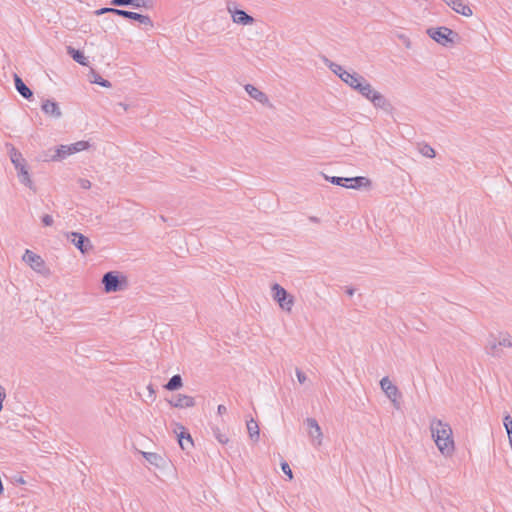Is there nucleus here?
<instances>
[{"label": "nucleus", "instance_id": "nucleus-11", "mask_svg": "<svg viewBox=\"0 0 512 512\" xmlns=\"http://www.w3.org/2000/svg\"><path fill=\"white\" fill-rule=\"evenodd\" d=\"M307 426V434L310 439V442L314 446H321L323 443V432L318 424L317 420L311 417H308L304 421Z\"/></svg>", "mask_w": 512, "mask_h": 512}, {"label": "nucleus", "instance_id": "nucleus-5", "mask_svg": "<svg viewBox=\"0 0 512 512\" xmlns=\"http://www.w3.org/2000/svg\"><path fill=\"white\" fill-rule=\"evenodd\" d=\"M102 284L106 293L124 291L129 286L128 278L118 271H111L104 274Z\"/></svg>", "mask_w": 512, "mask_h": 512}, {"label": "nucleus", "instance_id": "nucleus-39", "mask_svg": "<svg viewBox=\"0 0 512 512\" xmlns=\"http://www.w3.org/2000/svg\"><path fill=\"white\" fill-rule=\"evenodd\" d=\"M5 396H6V394H5V390H4V388L0 385V411H1V410H2V408H3V401H4V399H5Z\"/></svg>", "mask_w": 512, "mask_h": 512}, {"label": "nucleus", "instance_id": "nucleus-2", "mask_svg": "<svg viewBox=\"0 0 512 512\" xmlns=\"http://www.w3.org/2000/svg\"><path fill=\"white\" fill-rule=\"evenodd\" d=\"M330 70L336 74L346 85L359 94L363 91L370 82L362 75L354 71L345 70L341 65L330 62L328 65Z\"/></svg>", "mask_w": 512, "mask_h": 512}, {"label": "nucleus", "instance_id": "nucleus-34", "mask_svg": "<svg viewBox=\"0 0 512 512\" xmlns=\"http://www.w3.org/2000/svg\"><path fill=\"white\" fill-rule=\"evenodd\" d=\"M281 469L284 472V474L288 476L289 480L293 479L292 470H291V468H290V466H289V464L287 462H282L281 463Z\"/></svg>", "mask_w": 512, "mask_h": 512}, {"label": "nucleus", "instance_id": "nucleus-3", "mask_svg": "<svg viewBox=\"0 0 512 512\" xmlns=\"http://www.w3.org/2000/svg\"><path fill=\"white\" fill-rule=\"evenodd\" d=\"M271 297L277 303L279 309L286 313L291 314L296 303V298L293 294L289 293L283 286L278 283L271 285Z\"/></svg>", "mask_w": 512, "mask_h": 512}, {"label": "nucleus", "instance_id": "nucleus-17", "mask_svg": "<svg viewBox=\"0 0 512 512\" xmlns=\"http://www.w3.org/2000/svg\"><path fill=\"white\" fill-rule=\"evenodd\" d=\"M380 387L385 393L386 397L395 404L399 397V390L397 386L394 385L388 377H383L380 380Z\"/></svg>", "mask_w": 512, "mask_h": 512}, {"label": "nucleus", "instance_id": "nucleus-40", "mask_svg": "<svg viewBox=\"0 0 512 512\" xmlns=\"http://www.w3.org/2000/svg\"><path fill=\"white\" fill-rule=\"evenodd\" d=\"M217 413L219 415H223V414H226L227 413V407L225 405H218L217 407Z\"/></svg>", "mask_w": 512, "mask_h": 512}, {"label": "nucleus", "instance_id": "nucleus-19", "mask_svg": "<svg viewBox=\"0 0 512 512\" xmlns=\"http://www.w3.org/2000/svg\"><path fill=\"white\" fill-rule=\"evenodd\" d=\"M111 4L114 6L131 5L134 8H149V7H151L150 0H112Z\"/></svg>", "mask_w": 512, "mask_h": 512}, {"label": "nucleus", "instance_id": "nucleus-9", "mask_svg": "<svg viewBox=\"0 0 512 512\" xmlns=\"http://www.w3.org/2000/svg\"><path fill=\"white\" fill-rule=\"evenodd\" d=\"M227 12L234 24L239 26H251L255 23V19L247 14L244 10L239 9L234 2L227 3Z\"/></svg>", "mask_w": 512, "mask_h": 512}, {"label": "nucleus", "instance_id": "nucleus-22", "mask_svg": "<svg viewBox=\"0 0 512 512\" xmlns=\"http://www.w3.org/2000/svg\"><path fill=\"white\" fill-rule=\"evenodd\" d=\"M16 170H17V174H18L20 182L22 184H24L25 186H27L29 189H34V184L30 177L27 165L21 166L20 168H18Z\"/></svg>", "mask_w": 512, "mask_h": 512}, {"label": "nucleus", "instance_id": "nucleus-25", "mask_svg": "<svg viewBox=\"0 0 512 512\" xmlns=\"http://www.w3.org/2000/svg\"><path fill=\"white\" fill-rule=\"evenodd\" d=\"M67 53L73 58L74 61L79 63L82 66H88V58L79 50L68 46L67 47Z\"/></svg>", "mask_w": 512, "mask_h": 512}, {"label": "nucleus", "instance_id": "nucleus-26", "mask_svg": "<svg viewBox=\"0 0 512 512\" xmlns=\"http://www.w3.org/2000/svg\"><path fill=\"white\" fill-rule=\"evenodd\" d=\"M89 78L91 83L98 84L105 88L111 87V83L108 80L103 79L94 69L90 70Z\"/></svg>", "mask_w": 512, "mask_h": 512}, {"label": "nucleus", "instance_id": "nucleus-13", "mask_svg": "<svg viewBox=\"0 0 512 512\" xmlns=\"http://www.w3.org/2000/svg\"><path fill=\"white\" fill-rule=\"evenodd\" d=\"M244 89L250 98L254 99L255 101H257L258 103H260L261 105H263L265 107L273 108V105H272L268 95L266 93H264L263 91H261L256 86H254L252 84H246L244 86Z\"/></svg>", "mask_w": 512, "mask_h": 512}, {"label": "nucleus", "instance_id": "nucleus-32", "mask_svg": "<svg viewBox=\"0 0 512 512\" xmlns=\"http://www.w3.org/2000/svg\"><path fill=\"white\" fill-rule=\"evenodd\" d=\"M419 153L424 156V157H427V158H434L436 156V151L435 149L428 145V144H423L419 147Z\"/></svg>", "mask_w": 512, "mask_h": 512}, {"label": "nucleus", "instance_id": "nucleus-29", "mask_svg": "<svg viewBox=\"0 0 512 512\" xmlns=\"http://www.w3.org/2000/svg\"><path fill=\"white\" fill-rule=\"evenodd\" d=\"M105 13L116 14V15L122 16L124 18H129L130 17V11L116 9V8H101V9H98V10L95 11L96 15H102V14H105Z\"/></svg>", "mask_w": 512, "mask_h": 512}, {"label": "nucleus", "instance_id": "nucleus-1", "mask_svg": "<svg viewBox=\"0 0 512 512\" xmlns=\"http://www.w3.org/2000/svg\"><path fill=\"white\" fill-rule=\"evenodd\" d=\"M429 429L440 454L446 458L451 457L455 452V441L450 424L441 419L432 418Z\"/></svg>", "mask_w": 512, "mask_h": 512}, {"label": "nucleus", "instance_id": "nucleus-15", "mask_svg": "<svg viewBox=\"0 0 512 512\" xmlns=\"http://www.w3.org/2000/svg\"><path fill=\"white\" fill-rule=\"evenodd\" d=\"M168 403L170 406L179 409L192 408L196 405L194 397L186 394H177L172 399L168 400Z\"/></svg>", "mask_w": 512, "mask_h": 512}, {"label": "nucleus", "instance_id": "nucleus-33", "mask_svg": "<svg viewBox=\"0 0 512 512\" xmlns=\"http://www.w3.org/2000/svg\"><path fill=\"white\" fill-rule=\"evenodd\" d=\"M503 424L508 435L509 445L512 449V417L509 414L504 417Z\"/></svg>", "mask_w": 512, "mask_h": 512}, {"label": "nucleus", "instance_id": "nucleus-41", "mask_svg": "<svg viewBox=\"0 0 512 512\" xmlns=\"http://www.w3.org/2000/svg\"><path fill=\"white\" fill-rule=\"evenodd\" d=\"M140 16H141V14L130 11V17L128 19H132V20L138 21L140 19Z\"/></svg>", "mask_w": 512, "mask_h": 512}, {"label": "nucleus", "instance_id": "nucleus-28", "mask_svg": "<svg viewBox=\"0 0 512 512\" xmlns=\"http://www.w3.org/2000/svg\"><path fill=\"white\" fill-rule=\"evenodd\" d=\"M499 334V345L501 350L503 348H511L512 349V335L506 331H498Z\"/></svg>", "mask_w": 512, "mask_h": 512}, {"label": "nucleus", "instance_id": "nucleus-38", "mask_svg": "<svg viewBox=\"0 0 512 512\" xmlns=\"http://www.w3.org/2000/svg\"><path fill=\"white\" fill-rule=\"evenodd\" d=\"M296 377L300 384H304L307 381L306 374L299 369H296Z\"/></svg>", "mask_w": 512, "mask_h": 512}, {"label": "nucleus", "instance_id": "nucleus-14", "mask_svg": "<svg viewBox=\"0 0 512 512\" xmlns=\"http://www.w3.org/2000/svg\"><path fill=\"white\" fill-rule=\"evenodd\" d=\"M499 334L498 331L494 333H490L487 337L485 344V351L488 355L492 357H500L502 355V350L499 345Z\"/></svg>", "mask_w": 512, "mask_h": 512}, {"label": "nucleus", "instance_id": "nucleus-31", "mask_svg": "<svg viewBox=\"0 0 512 512\" xmlns=\"http://www.w3.org/2000/svg\"><path fill=\"white\" fill-rule=\"evenodd\" d=\"M180 447L184 449L191 448L193 446V440L190 434L181 432L178 437Z\"/></svg>", "mask_w": 512, "mask_h": 512}, {"label": "nucleus", "instance_id": "nucleus-24", "mask_svg": "<svg viewBox=\"0 0 512 512\" xmlns=\"http://www.w3.org/2000/svg\"><path fill=\"white\" fill-rule=\"evenodd\" d=\"M246 425L250 439L254 443L258 442L260 438V430L258 423L253 418H251L250 420L247 421Z\"/></svg>", "mask_w": 512, "mask_h": 512}, {"label": "nucleus", "instance_id": "nucleus-12", "mask_svg": "<svg viewBox=\"0 0 512 512\" xmlns=\"http://www.w3.org/2000/svg\"><path fill=\"white\" fill-rule=\"evenodd\" d=\"M65 236L82 254H87L93 249L90 239L79 232H67Z\"/></svg>", "mask_w": 512, "mask_h": 512}, {"label": "nucleus", "instance_id": "nucleus-4", "mask_svg": "<svg viewBox=\"0 0 512 512\" xmlns=\"http://www.w3.org/2000/svg\"><path fill=\"white\" fill-rule=\"evenodd\" d=\"M426 33L432 40L443 47H452L459 39L458 33L446 26L430 27L426 30Z\"/></svg>", "mask_w": 512, "mask_h": 512}, {"label": "nucleus", "instance_id": "nucleus-44", "mask_svg": "<svg viewBox=\"0 0 512 512\" xmlns=\"http://www.w3.org/2000/svg\"><path fill=\"white\" fill-rule=\"evenodd\" d=\"M309 219H310L311 221L315 222V223H318V222H319V219H318L317 217H314V216L310 217Z\"/></svg>", "mask_w": 512, "mask_h": 512}, {"label": "nucleus", "instance_id": "nucleus-35", "mask_svg": "<svg viewBox=\"0 0 512 512\" xmlns=\"http://www.w3.org/2000/svg\"><path fill=\"white\" fill-rule=\"evenodd\" d=\"M138 22H140L141 24H143L145 26L153 27V22H152L151 18L148 15L141 14L140 19L138 20Z\"/></svg>", "mask_w": 512, "mask_h": 512}, {"label": "nucleus", "instance_id": "nucleus-43", "mask_svg": "<svg viewBox=\"0 0 512 512\" xmlns=\"http://www.w3.org/2000/svg\"><path fill=\"white\" fill-rule=\"evenodd\" d=\"M118 105H119L120 107H122L124 111H127V110H128V108H129V106H128L127 104L122 103V102H121V103H119Z\"/></svg>", "mask_w": 512, "mask_h": 512}, {"label": "nucleus", "instance_id": "nucleus-42", "mask_svg": "<svg viewBox=\"0 0 512 512\" xmlns=\"http://www.w3.org/2000/svg\"><path fill=\"white\" fill-rule=\"evenodd\" d=\"M147 390H148L150 398L154 399L155 390L151 384L147 386Z\"/></svg>", "mask_w": 512, "mask_h": 512}, {"label": "nucleus", "instance_id": "nucleus-16", "mask_svg": "<svg viewBox=\"0 0 512 512\" xmlns=\"http://www.w3.org/2000/svg\"><path fill=\"white\" fill-rule=\"evenodd\" d=\"M447 6H449L454 12L464 17H471L473 10L463 0H442Z\"/></svg>", "mask_w": 512, "mask_h": 512}, {"label": "nucleus", "instance_id": "nucleus-27", "mask_svg": "<svg viewBox=\"0 0 512 512\" xmlns=\"http://www.w3.org/2000/svg\"><path fill=\"white\" fill-rule=\"evenodd\" d=\"M183 386L182 378L180 375H174L170 378V380L165 384V389L169 391H175L180 389Z\"/></svg>", "mask_w": 512, "mask_h": 512}, {"label": "nucleus", "instance_id": "nucleus-36", "mask_svg": "<svg viewBox=\"0 0 512 512\" xmlns=\"http://www.w3.org/2000/svg\"><path fill=\"white\" fill-rule=\"evenodd\" d=\"M78 185L84 189V190H88L91 188L92 184L90 182V180L86 179V178H80L78 179Z\"/></svg>", "mask_w": 512, "mask_h": 512}, {"label": "nucleus", "instance_id": "nucleus-18", "mask_svg": "<svg viewBox=\"0 0 512 512\" xmlns=\"http://www.w3.org/2000/svg\"><path fill=\"white\" fill-rule=\"evenodd\" d=\"M41 109L46 115H48L52 118L59 119L62 117V111H61L60 106L58 105L57 102H55L53 100H50V99L45 100L42 103Z\"/></svg>", "mask_w": 512, "mask_h": 512}, {"label": "nucleus", "instance_id": "nucleus-10", "mask_svg": "<svg viewBox=\"0 0 512 512\" xmlns=\"http://www.w3.org/2000/svg\"><path fill=\"white\" fill-rule=\"evenodd\" d=\"M22 261L25 262L32 270L39 274H49V270L46 267L44 259L40 255L33 252L32 250H25L22 256Z\"/></svg>", "mask_w": 512, "mask_h": 512}, {"label": "nucleus", "instance_id": "nucleus-20", "mask_svg": "<svg viewBox=\"0 0 512 512\" xmlns=\"http://www.w3.org/2000/svg\"><path fill=\"white\" fill-rule=\"evenodd\" d=\"M8 147H9L8 152H9L10 160H11L12 164L14 165L15 169H18L21 166L27 165L26 160L24 159V157L22 156L20 151H18L13 145H9Z\"/></svg>", "mask_w": 512, "mask_h": 512}, {"label": "nucleus", "instance_id": "nucleus-23", "mask_svg": "<svg viewBox=\"0 0 512 512\" xmlns=\"http://www.w3.org/2000/svg\"><path fill=\"white\" fill-rule=\"evenodd\" d=\"M14 82L16 90L25 98L30 99L33 96L32 91L26 86V84L22 81V79L15 74Z\"/></svg>", "mask_w": 512, "mask_h": 512}, {"label": "nucleus", "instance_id": "nucleus-6", "mask_svg": "<svg viewBox=\"0 0 512 512\" xmlns=\"http://www.w3.org/2000/svg\"><path fill=\"white\" fill-rule=\"evenodd\" d=\"M90 147L91 143L86 140L77 141L69 145H59L58 147H56L55 153L51 156L50 160L54 162H59L71 155L86 151L90 149Z\"/></svg>", "mask_w": 512, "mask_h": 512}, {"label": "nucleus", "instance_id": "nucleus-21", "mask_svg": "<svg viewBox=\"0 0 512 512\" xmlns=\"http://www.w3.org/2000/svg\"><path fill=\"white\" fill-rule=\"evenodd\" d=\"M142 456L153 466L163 468L165 466V459L162 455L155 452H141Z\"/></svg>", "mask_w": 512, "mask_h": 512}, {"label": "nucleus", "instance_id": "nucleus-30", "mask_svg": "<svg viewBox=\"0 0 512 512\" xmlns=\"http://www.w3.org/2000/svg\"><path fill=\"white\" fill-rule=\"evenodd\" d=\"M212 432H213L214 437L217 439V441L220 444L226 445L229 443L230 438H229L228 434L226 432L222 431L219 427H213Z\"/></svg>", "mask_w": 512, "mask_h": 512}, {"label": "nucleus", "instance_id": "nucleus-8", "mask_svg": "<svg viewBox=\"0 0 512 512\" xmlns=\"http://www.w3.org/2000/svg\"><path fill=\"white\" fill-rule=\"evenodd\" d=\"M326 180L331 182L332 184L345 187L348 189H360V188H370L371 181L367 177L357 176L353 178H345V177H325Z\"/></svg>", "mask_w": 512, "mask_h": 512}, {"label": "nucleus", "instance_id": "nucleus-37", "mask_svg": "<svg viewBox=\"0 0 512 512\" xmlns=\"http://www.w3.org/2000/svg\"><path fill=\"white\" fill-rule=\"evenodd\" d=\"M42 223H43L44 226H48V227L52 226L53 223H54L53 217L51 215H48V214L44 215L42 217Z\"/></svg>", "mask_w": 512, "mask_h": 512}, {"label": "nucleus", "instance_id": "nucleus-7", "mask_svg": "<svg viewBox=\"0 0 512 512\" xmlns=\"http://www.w3.org/2000/svg\"><path fill=\"white\" fill-rule=\"evenodd\" d=\"M360 95L371 102L376 109H381L388 112L392 108L389 100L381 92L376 90L371 85V83L368 84L363 91H361Z\"/></svg>", "mask_w": 512, "mask_h": 512}]
</instances>
